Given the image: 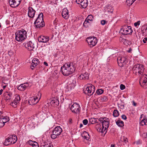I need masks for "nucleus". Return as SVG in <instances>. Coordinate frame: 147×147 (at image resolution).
<instances>
[{
    "instance_id": "16",
    "label": "nucleus",
    "mask_w": 147,
    "mask_h": 147,
    "mask_svg": "<svg viewBox=\"0 0 147 147\" xmlns=\"http://www.w3.org/2000/svg\"><path fill=\"white\" fill-rule=\"evenodd\" d=\"M29 86L28 83L26 82L24 84H21L20 85L18 86L17 88L18 90L21 91H24Z\"/></svg>"
},
{
    "instance_id": "24",
    "label": "nucleus",
    "mask_w": 147,
    "mask_h": 147,
    "mask_svg": "<svg viewBox=\"0 0 147 147\" xmlns=\"http://www.w3.org/2000/svg\"><path fill=\"white\" fill-rule=\"evenodd\" d=\"M12 94L11 92H7L5 94V96L6 100H10L12 98Z\"/></svg>"
},
{
    "instance_id": "15",
    "label": "nucleus",
    "mask_w": 147,
    "mask_h": 147,
    "mask_svg": "<svg viewBox=\"0 0 147 147\" xmlns=\"http://www.w3.org/2000/svg\"><path fill=\"white\" fill-rule=\"evenodd\" d=\"M28 10V16L30 18H33L34 16L36 11L31 7H29Z\"/></svg>"
},
{
    "instance_id": "20",
    "label": "nucleus",
    "mask_w": 147,
    "mask_h": 147,
    "mask_svg": "<svg viewBox=\"0 0 147 147\" xmlns=\"http://www.w3.org/2000/svg\"><path fill=\"white\" fill-rule=\"evenodd\" d=\"M59 101L57 98L54 97L52 99L50 102L51 105L53 107H56L59 105Z\"/></svg>"
},
{
    "instance_id": "61",
    "label": "nucleus",
    "mask_w": 147,
    "mask_h": 147,
    "mask_svg": "<svg viewBox=\"0 0 147 147\" xmlns=\"http://www.w3.org/2000/svg\"><path fill=\"white\" fill-rule=\"evenodd\" d=\"M121 107H122L123 108H124V105H121Z\"/></svg>"
},
{
    "instance_id": "10",
    "label": "nucleus",
    "mask_w": 147,
    "mask_h": 147,
    "mask_svg": "<svg viewBox=\"0 0 147 147\" xmlns=\"http://www.w3.org/2000/svg\"><path fill=\"white\" fill-rule=\"evenodd\" d=\"M94 86L91 84L86 88V90L84 92L85 94H87L88 96H91L94 93Z\"/></svg>"
},
{
    "instance_id": "48",
    "label": "nucleus",
    "mask_w": 147,
    "mask_h": 147,
    "mask_svg": "<svg viewBox=\"0 0 147 147\" xmlns=\"http://www.w3.org/2000/svg\"><path fill=\"white\" fill-rule=\"evenodd\" d=\"M32 144L33 145L32 146V147H39L38 144L36 142L34 144Z\"/></svg>"
},
{
    "instance_id": "32",
    "label": "nucleus",
    "mask_w": 147,
    "mask_h": 147,
    "mask_svg": "<svg viewBox=\"0 0 147 147\" xmlns=\"http://www.w3.org/2000/svg\"><path fill=\"white\" fill-rule=\"evenodd\" d=\"M20 99V97L19 95L17 94L15 95V99L14 100L15 101H16L17 103H19Z\"/></svg>"
},
{
    "instance_id": "49",
    "label": "nucleus",
    "mask_w": 147,
    "mask_h": 147,
    "mask_svg": "<svg viewBox=\"0 0 147 147\" xmlns=\"http://www.w3.org/2000/svg\"><path fill=\"white\" fill-rule=\"evenodd\" d=\"M121 117L122 119L124 120H126L127 119L126 116L125 115H122L121 116Z\"/></svg>"
},
{
    "instance_id": "12",
    "label": "nucleus",
    "mask_w": 147,
    "mask_h": 147,
    "mask_svg": "<svg viewBox=\"0 0 147 147\" xmlns=\"http://www.w3.org/2000/svg\"><path fill=\"white\" fill-rule=\"evenodd\" d=\"M76 1L77 4L80 5V7L82 8H86L88 5V0H76Z\"/></svg>"
},
{
    "instance_id": "41",
    "label": "nucleus",
    "mask_w": 147,
    "mask_h": 147,
    "mask_svg": "<svg viewBox=\"0 0 147 147\" xmlns=\"http://www.w3.org/2000/svg\"><path fill=\"white\" fill-rule=\"evenodd\" d=\"M4 123H3V121L2 119H0V128L3 127L4 125Z\"/></svg>"
},
{
    "instance_id": "1",
    "label": "nucleus",
    "mask_w": 147,
    "mask_h": 147,
    "mask_svg": "<svg viewBox=\"0 0 147 147\" xmlns=\"http://www.w3.org/2000/svg\"><path fill=\"white\" fill-rule=\"evenodd\" d=\"M99 121L102 123V126L100 124H97L95 128L98 131L102 133L105 132V134L107 131V129L109 127L110 120L109 119L106 117L100 118L98 119Z\"/></svg>"
},
{
    "instance_id": "46",
    "label": "nucleus",
    "mask_w": 147,
    "mask_h": 147,
    "mask_svg": "<svg viewBox=\"0 0 147 147\" xmlns=\"http://www.w3.org/2000/svg\"><path fill=\"white\" fill-rule=\"evenodd\" d=\"M120 88L121 90H123L125 88V86L123 84H121L120 86Z\"/></svg>"
},
{
    "instance_id": "37",
    "label": "nucleus",
    "mask_w": 147,
    "mask_h": 147,
    "mask_svg": "<svg viewBox=\"0 0 147 147\" xmlns=\"http://www.w3.org/2000/svg\"><path fill=\"white\" fill-rule=\"evenodd\" d=\"M141 29L142 31L144 32H146V31L147 30V23L145 24L144 26H142Z\"/></svg>"
},
{
    "instance_id": "30",
    "label": "nucleus",
    "mask_w": 147,
    "mask_h": 147,
    "mask_svg": "<svg viewBox=\"0 0 147 147\" xmlns=\"http://www.w3.org/2000/svg\"><path fill=\"white\" fill-rule=\"evenodd\" d=\"M10 142V139L9 140L8 137L5 140L3 144L5 146L11 145V142Z\"/></svg>"
},
{
    "instance_id": "59",
    "label": "nucleus",
    "mask_w": 147,
    "mask_h": 147,
    "mask_svg": "<svg viewBox=\"0 0 147 147\" xmlns=\"http://www.w3.org/2000/svg\"><path fill=\"white\" fill-rule=\"evenodd\" d=\"M83 126V124H80V128H81Z\"/></svg>"
},
{
    "instance_id": "19",
    "label": "nucleus",
    "mask_w": 147,
    "mask_h": 147,
    "mask_svg": "<svg viewBox=\"0 0 147 147\" xmlns=\"http://www.w3.org/2000/svg\"><path fill=\"white\" fill-rule=\"evenodd\" d=\"M49 40V38L48 36H41L38 37V40L40 42L45 43L47 42Z\"/></svg>"
},
{
    "instance_id": "3",
    "label": "nucleus",
    "mask_w": 147,
    "mask_h": 147,
    "mask_svg": "<svg viewBox=\"0 0 147 147\" xmlns=\"http://www.w3.org/2000/svg\"><path fill=\"white\" fill-rule=\"evenodd\" d=\"M27 32L24 29L18 30L15 33V39L18 42H21L27 37Z\"/></svg>"
},
{
    "instance_id": "36",
    "label": "nucleus",
    "mask_w": 147,
    "mask_h": 147,
    "mask_svg": "<svg viewBox=\"0 0 147 147\" xmlns=\"http://www.w3.org/2000/svg\"><path fill=\"white\" fill-rule=\"evenodd\" d=\"M119 115V113L117 110H115L114 111L113 114V115L114 117H117Z\"/></svg>"
},
{
    "instance_id": "54",
    "label": "nucleus",
    "mask_w": 147,
    "mask_h": 147,
    "mask_svg": "<svg viewBox=\"0 0 147 147\" xmlns=\"http://www.w3.org/2000/svg\"><path fill=\"white\" fill-rule=\"evenodd\" d=\"M89 21H90V20H87V19L86 18V20H85V21L84 22H86L87 24L88 23V24H90V23H89Z\"/></svg>"
},
{
    "instance_id": "55",
    "label": "nucleus",
    "mask_w": 147,
    "mask_h": 147,
    "mask_svg": "<svg viewBox=\"0 0 147 147\" xmlns=\"http://www.w3.org/2000/svg\"><path fill=\"white\" fill-rule=\"evenodd\" d=\"M123 42H124V43L125 44H126V43L127 42H128V41H127V40H126L125 39H124V40H123Z\"/></svg>"
},
{
    "instance_id": "31",
    "label": "nucleus",
    "mask_w": 147,
    "mask_h": 147,
    "mask_svg": "<svg viewBox=\"0 0 147 147\" xmlns=\"http://www.w3.org/2000/svg\"><path fill=\"white\" fill-rule=\"evenodd\" d=\"M113 11V9L111 7H109V8H108L106 9L105 10V13L106 14H108L107 12L108 13H111Z\"/></svg>"
},
{
    "instance_id": "51",
    "label": "nucleus",
    "mask_w": 147,
    "mask_h": 147,
    "mask_svg": "<svg viewBox=\"0 0 147 147\" xmlns=\"http://www.w3.org/2000/svg\"><path fill=\"white\" fill-rule=\"evenodd\" d=\"M102 98L104 100H107V96H105L103 97Z\"/></svg>"
},
{
    "instance_id": "26",
    "label": "nucleus",
    "mask_w": 147,
    "mask_h": 147,
    "mask_svg": "<svg viewBox=\"0 0 147 147\" xmlns=\"http://www.w3.org/2000/svg\"><path fill=\"white\" fill-rule=\"evenodd\" d=\"M140 84L142 86V84L143 85H147V78L144 77L140 80Z\"/></svg>"
},
{
    "instance_id": "40",
    "label": "nucleus",
    "mask_w": 147,
    "mask_h": 147,
    "mask_svg": "<svg viewBox=\"0 0 147 147\" xmlns=\"http://www.w3.org/2000/svg\"><path fill=\"white\" fill-rule=\"evenodd\" d=\"M87 20H89L90 21H92L93 19V17L91 15H89L86 18Z\"/></svg>"
},
{
    "instance_id": "45",
    "label": "nucleus",
    "mask_w": 147,
    "mask_h": 147,
    "mask_svg": "<svg viewBox=\"0 0 147 147\" xmlns=\"http://www.w3.org/2000/svg\"><path fill=\"white\" fill-rule=\"evenodd\" d=\"M143 42L144 43H147V37H144L142 40Z\"/></svg>"
},
{
    "instance_id": "14",
    "label": "nucleus",
    "mask_w": 147,
    "mask_h": 147,
    "mask_svg": "<svg viewBox=\"0 0 147 147\" xmlns=\"http://www.w3.org/2000/svg\"><path fill=\"white\" fill-rule=\"evenodd\" d=\"M80 106L79 104L74 103L71 105L70 109L72 112L75 113H77L80 111Z\"/></svg>"
},
{
    "instance_id": "63",
    "label": "nucleus",
    "mask_w": 147,
    "mask_h": 147,
    "mask_svg": "<svg viewBox=\"0 0 147 147\" xmlns=\"http://www.w3.org/2000/svg\"><path fill=\"white\" fill-rule=\"evenodd\" d=\"M145 138H147V133L146 134V135L145 136Z\"/></svg>"
},
{
    "instance_id": "25",
    "label": "nucleus",
    "mask_w": 147,
    "mask_h": 147,
    "mask_svg": "<svg viewBox=\"0 0 147 147\" xmlns=\"http://www.w3.org/2000/svg\"><path fill=\"white\" fill-rule=\"evenodd\" d=\"M40 147H53V145L49 143L43 142L40 144Z\"/></svg>"
},
{
    "instance_id": "62",
    "label": "nucleus",
    "mask_w": 147,
    "mask_h": 147,
    "mask_svg": "<svg viewBox=\"0 0 147 147\" xmlns=\"http://www.w3.org/2000/svg\"><path fill=\"white\" fill-rule=\"evenodd\" d=\"M114 145L112 144L111 147H114Z\"/></svg>"
},
{
    "instance_id": "42",
    "label": "nucleus",
    "mask_w": 147,
    "mask_h": 147,
    "mask_svg": "<svg viewBox=\"0 0 147 147\" xmlns=\"http://www.w3.org/2000/svg\"><path fill=\"white\" fill-rule=\"evenodd\" d=\"M89 25V24H88V23L87 24L85 22H84L83 23V26L86 28L88 27Z\"/></svg>"
},
{
    "instance_id": "43",
    "label": "nucleus",
    "mask_w": 147,
    "mask_h": 147,
    "mask_svg": "<svg viewBox=\"0 0 147 147\" xmlns=\"http://www.w3.org/2000/svg\"><path fill=\"white\" fill-rule=\"evenodd\" d=\"M88 122V120L87 119H85L83 121V123L84 125H87Z\"/></svg>"
},
{
    "instance_id": "18",
    "label": "nucleus",
    "mask_w": 147,
    "mask_h": 147,
    "mask_svg": "<svg viewBox=\"0 0 147 147\" xmlns=\"http://www.w3.org/2000/svg\"><path fill=\"white\" fill-rule=\"evenodd\" d=\"M39 63V60L36 58H34L32 61V65L31 66V68L32 69H33Z\"/></svg>"
},
{
    "instance_id": "11",
    "label": "nucleus",
    "mask_w": 147,
    "mask_h": 147,
    "mask_svg": "<svg viewBox=\"0 0 147 147\" xmlns=\"http://www.w3.org/2000/svg\"><path fill=\"white\" fill-rule=\"evenodd\" d=\"M21 1V0H9V3L10 6L13 8L18 6Z\"/></svg>"
},
{
    "instance_id": "17",
    "label": "nucleus",
    "mask_w": 147,
    "mask_h": 147,
    "mask_svg": "<svg viewBox=\"0 0 147 147\" xmlns=\"http://www.w3.org/2000/svg\"><path fill=\"white\" fill-rule=\"evenodd\" d=\"M25 46L26 48L30 51L33 50L34 48V44L31 41H30L26 43L25 45Z\"/></svg>"
},
{
    "instance_id": "47",
    "label": "nucleus",
    "mask_w": 147,
    "mask_h": 147,
    "mask_svg": "<svg viewBox=\"0 0 147 147\" xmlns=\"http://www.w3.org/2000/svg\"><path fill=\"white\" fill-rule=\"evenodd\" d=\"M140 21H138L136 22H135L134 24V25L136 27L137 26H139L140 25Z\"/></svg>"
},
{
    "instance_id": "29",
    "label": "nucleus",
    "mask_w": 147,
    "mask_h": 147,
    "mask_svg": "<svg viewBox=\"0 0 147 147\" xmlns=\"http://www.w3.org/2000/svg\"><path fill=\"white\" fill-rule=\"evenodd\" d=\"M116 123L119 127H122L124 125L123 122L120 120H118L116 122Z\"/></svg>"
},
{
    "instance_id": "8",
    "label": "nucleus",
    "mask_w": 147,
    "mask_h": 147,
    "mask_svg": "<svg viewBox=\"0 0 147 147\" xmlns=\"http://www.w3.org/2000/svg\"><path fill=\"white\" fill-rule=\"evenodd\" d=\"M86 41L90 47H92L95 46L97 42V38L94 37H88L86 39Z\"/></svg>"
},
{
    "instance_id": "64",
    "label": "nucleus",
    "mask_w": 147,
    "mask_h": 147,
    "mask_svg": "<svg viewBox=\"0 0 147 147\" xmlns=\"http://www.w3.org/2000/svg\"><path fill=\"white\" fill-rule=\"evenodd\" d=\"M69 121L70 122H71V121H72V119H70Z\"/></svg>"
},
{
    "instance_id": "7",
    "label": "nucleus",
    "mask_w": 147,
    "mask_h": 147,
    "mask_svg": "<svg viewBox=\"0 0 147 147\" xmlns=\"http://www.w3.org/2000/svg\"><path fill=\"white\" fill-rule=\"evenodd\" d=\"M62 131V129L60 126L56 127L53 130L51 137L53 139L57 138V136L59 135Z\"/></svg>"
},
{
    "instance_id": "52",
    "label": "nucleus",
    "mask_w": 147,
    "mask_h": 147,
    "mask_svg": "<svg viewBox=\"0 0 147 147\" xmlns=\"http://www.w3.org/2000/svg\"><path fill=\"white\" fill-rule=\"evenodd\" d=\"M133 105L135 107L137 105L136 103L133 100L132 102Z\"/></svg>"
},
{
    "instance_id": "35",
    "label": "nucleus",
    "mask_w": 147,
    "mask_h": 147,
    "mask_svg": "<svg viewBox=\"0 0 147 147\" xmlns=\"http://www.w3.org/2000/svg\"><path fill=\"white\" fill-rule=\"evenodd\" d=\"M89 122L91 123V124H93L96 123L98 124V122H97V119L93 118H91L89 119Z\"/></svg>"
},
{
    "instance_id": "5",
    "label": "nucleus",
    "mask_w": 147,
    "mask_h": 147,
    "mask_svg": "<svg viewBox=\"0 0 147 147\" xmlns=\"http://www.w3.org/2000/svg\"><path fill=\"white\" fill-rule=\"evenodd\" d=\"M42 13H41L39 14L37 18L34 22V24L37 28H40L42 27L45 25L44 21L42 19Z\"/></svg>"
},
{
    "instance_id": "2",
    "label": "nucleus",
    "mask_w": 147,
    "mask_h": 147,
    "mask_svg": "<svg viewBox=\"0 0 147 147\" xmlns=\"http://www.w3.org/2000/svg\"><path fill=\"white\" fill-rule=\"evenodd\" d=\"M75 69L74 64L71 62L65 63L61 68L62 74L66 76L73 73Z\"/></svg>"
},
{
    "instance_id": "53",
    "label": "nucleus",
    "mask_w": 147,
    "mask_h": 147,
    "mask_svg": "<svg viewBox=\"0 0 147 147\" xmlns=\"http://www.w3.org/2000/svg\"><path fill=\"white\" fill-rule=\"evenodd\" d=\"M58 22V20L57 18H55L54 21V24H56Z\"/></svg>"
},
{
    "instance_id": "21",
    "label": "nucleus",
    "mask_w": 147,
    "mask_h": 147,
    "mask_svg": "<svg viewBox=\"0 0 147 147\" xmlns=\"http://www.w3.org/2000/svg\"><path fill=\"white\" fill-rule=\"evenodd\" d=\"M61 14L62 17L65 19H67L69 17L68 11L66 8L63 9Z\"/></svg>"
},
{
    "instance_id": "6",
    "label": "nucleus",
    "mask_w": 147,
    "mask_h": 147,
    "mask_svg": "<svg viewBox=\"0 0 147 147\" xmlns=\"http://www.w3.org/2000/svg\"><path fill=\"white\" fill-rule=\"evenodd\" d=\"M120 32L123 35H127L131 34L133 32V30L131 26H124L121 29Z\"/></svg>"
},
{
    "instance_id": "58",
    "label": "nucleus",
    "mask_w": 147,
    "mask_h": 147,
    "mask_svg": "<svg viewBox=\"0 0 147 147\" xmlns=\"http://www.w3.org/2000/svg\"><path fill=\"white\" fill-rule=\"evenodd\" d=\"M3 91V89H1L0 90V95H1L2 94Z\"/></svg>"
},
{
    "instance_id": "38",
    "label": "nucleus",
    "mask_w": 147,
    "mask_h": 147,
    "mask_svg": "<svg viewBox=\"0 0 147 147\" xmlns=\"http://www.w3.org/2000/svg\"><path fill=\"white\" fill-rule=\"evenodd\" d=\"M104 92V90L101 89H98L96 92V93L98 95H100L102 94Z\"/></svg>"
},
{
    "instance_id": "50",
    "label": "nucleus",
    "mask_w": 147,
    "mask_h": 147,
    "mask_svg": "<svg viewBox=\"0 0 147 147\" xmlns=\"http://www.w3.org/2000/svg\"><path fill=\"white\" fill-rule=\"evenodd\" d=\"M28 143H29V144L30 145H32V144H34V142H33L31 140H30L28 141Z\"/></svg>"
},
{
    "instance_id": "28",
    "label": "nucleus",
    "mask_w": 147,
    "mask_h": 147,
    "mask_svg": "<svg viewBox=\"0 0 147 147\" xmlns=\"http://www.w3.org/2000/svg\"><path fill=\"white\" fill-rule=\"evenodd\" d=\"M82 136L86 140H88L90 138V136L88 133L84 131L82 134Z\"/></svg>"
},
{
    "instance_id": "56",
    "label": "nucleus",
    "mask_w": 147,
    "mask_h": 147,
    "mask_svg": "<svg viewBox=\"0 0 147 147\" xmlns=\"http://www.w3.org/2000/svg\"><path fill=\"white\" fill-rule=\"evenodd\" d=\"M132 51V49L131 48H130L129 49V50L127 51V52H128V53H131Z\"/></svg>"
},
{
    "instance_id": "27",
    "label": "nucleus",
    "mask_w": 147,
    "mask_h": 147,
    "mask_svg": "<svg viewBox=\"0 0 147 147\" xmlns=\"http://www.w3.org/2000/svg\"><path fill=\"white\" fill-rule=\"evenodd\" d=\"M0 119H2V121H3V123H4L5 124V123L8 122L9 121V118L7 116H1L0 117Z\"/></svg>"
},
{
    "instance_id": "34",
    "label": "nucleus",
    "mask_w": 147,
    "mask_h": 147,
    "mask_svg": "<svg viewBox=\"0 0 147 147\" xmlns=\"http://www.w3.org/2000/svg\"><path fill=\"white\" fill-rule=\"evenodd\" d=\"M140 124L142 125H147V119L145 118H144L140 122Z\"/></svg>"
},
{
    "instance_id": "9",
    "label": "nucleus",
    "mask_w": 147,
    "mask_h": 147,
    "mask_svg": "<svg viewBox=\"0 0 147 147\" xmlns=\"http://www.w3.org/2000/svg\"><path fill=\"white\" fill-rule=\"evenodd\" d=\"M117 61L118 65L121 67H124L127 62L125 57H119L117 58Z\"/></svg>"
},
{
    "instance_id": "60",
    "label": "nucleus",
    "mask_w": 147,
    "mask_h": 147,
    "mask_svg": "<svg viewBox=\"0 0 147 147\" xmlns=\"http://www.w3.org/2000/svg\"><path fill=\"white\" fill-rule=\"evenodd\" d=\"M6 87V86H4L3 87V89H4L5 87Z\"/></svg>"
},
{
    "instance_id": "57",
    "label": "nucleus",
    "mask_w": 147,
    "mask_h": 147,
    "mask_svg": "<svg viewBox=\"0 0 147 147\" xmlns=\"http://www.w3.org/2000/svg\"><path fill=\"white\" fill-rule=\"evenodd\" d=\"M44 64L46 66H48V63L46 62H44Z\"/></svg>"
},
{
    "instance_id": "13",
    "label": "nucleus",
    "mask_w": 147,
    "mask_h": 147,
    "mask_svg": "<svg viewBox=\"0 0 147 147\" xmlns=\"http://www.w3.org/2000/svg\"><path fill=\"white\" fill-rule=\"evenodd\" d=\"M40 98L36 96L31 97L28 100V103L30 105H35L38 102Z\"/></svg>"
},
{
    "instance_id": "22",
    "label": "nucleus",
    "mask_w": 147,
    "mask_h": 147,
    "mask_svg": "<svg viewBox=\"0 0 147 147\" xmlns=\"http://www.w3.org/2000/svg\"><path fill=\"white\" fill-rule=\"evenodd\" d=\"M9 139H10V142L11 143V145L15 144L17 140V138L16 136L13 135L9 136L8 137Z\"/></svg>"
},
{
    "instance_id": "4",
    "label": "nucleus",
    "mask_w": 147,
    "mask_h": 147,
    "mask_svg": "<svg viewBox=\"0 0 147 147\" xmlns=\"http://www.w3.org/2000/svg\"><path fill=\"white\" fill-rule=\"evenodd\" d=\"M144 70V66L142 64H138L135 65L133 68V73L139 76L143 75Z\"/></svg>"
},
{
    "instance_id": "23",
    "label": "nucleus",
    "mask_w": 147,
    "mask_h": 147,
    "mask_svg": "<svg viewBox=\"0 0 147 147\" xmlns=\"http://www.w3.org/2000/svg\"><path fill=\"white\" fill-rule=\"evenodd\" d=\"M89 75L88 73L85 72L83 74H82L79 77V78L82 80H88L89 79Z\"/></svg>"
},
{
    "instance_id": "39",
    "label": "nucleus",
    "mask_w": 147,
    "mask_h": 147,
    "mask_svg": "<svg viewBox=\"0 0 147 147\" xmlns=\"http://www.w3.org/2000/svg\"><path fill=\"white\" fill-rule=\"evenodd\" d=\"M18 103L16 102V101H15L14 100L11 103L10 105L14 107H17Z\"/></svg>"
},
{
    "instance_id": "33",
    "label": "nucleus",
    "mask_w": 147,
    "mask_h": 147,
    "mask_svg": "<svg viewBox=\"0 0 147 147\" xmlns=\"http://www.w3.org/2000/svg\"><path fill=\"white\" fill-rule=\"evenodd\" d=\"M136 0H127L126 2V4L129 6L132 5Z\"/></svg>"
},
{
    "instance_id": "44",
    "label": "nucleus",
    "mask_w": 147,
    "mask_h": 147,
    "mask_svg": "<svg viewBox=\"0 0 147 147\" xmlns=\"http://www.w3.org/2000/svg\"><path fill=\"white\" fill-rule=\"evenodd\" d=\"M107 23V21L105 20H103L101 21V24L102 25H104Z\"/></svg>"
}]
</instances>
